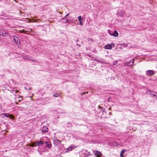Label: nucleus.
Listing matches in <instances>:
<instances>
[{
  "instance_id": "9b49d317",
  "label": "nucleus",
  "mask_w": 157,
  "mask_h": 157,
  "mask_svg": "<svg viewBox=\"0 0 157 157\" xmlns=\"http://www.w3.org/2000/svg\"><path fill=\"white\" fill-rule=\"evenodd\" d=\"M95 154L97 156H100L102 155V154L101 152L98 151H97L95 152Z\"/></svg>"
},
{
  "instance_id": "9d476101",
  "label": "nucleus",
  "mask_w": 157,
  "mask_h": 157,
  "mask_svg": "<svg viewBox=\"0 0 157 157\" xmlns=\"http://www.w3.org/2000/svg\"><path fill=\"white\" fill-rule=\"evenodd\" d=\"M147 75H152L154 74V71L153 70H147Z\"/></svg>"
},
{
  "instance_id": "c85d7f7f",
  "label": "nucleus",
  "mask_w": 157,
  "mask_h": 157,
  "mask_svg": "<svg viewBox=\"0 0 157 157\" xmlns=\"http://www.w3.org/2000/svg\"><path fill=\"white\" fill-rule=\"evenodd\" d=\"M156 94H157V93H156ZM156 98L157 99V96H156Z\"/></svg>"
},
{
  "instance_id": "aec40b11",
  "label": "nucleus",
  "mask_w": 157,
  "mask_h": 157,
  "mask_svg": "<svg viewBox=\"0 0 157 157\" xmlns=\"http://www.w3.org/2000/svg\"><path fill=\"white\" fill-rule=\"evenodd\" d=\"M117 63V60L113 62V65H115Z\"/></svg>"
},
{
  "instance_id": "6e6552de",
  "label": "nucleus",
  "mask_w": 157,
  "mask_h": 157,
  "mask_svg": "<svg viewBox=\"0 0 157 157\" xmlns=\"http://www.w3.org/2000/svg\"><path fill=\"white\" fill-rule=\"evenodd\" d=\"M48 128L46 126H44L42 128V132L45 133L48 132Z\"/></svg>"
},
{
  "instance_id": "39448f33",
  "label": "nucleus",
  "mask_w": 157,
  "mask_h": 157,
  "mask_svg": "<svg viewBox=\"0 0 157 157\" xmlns=\"http://www.w3.org/2000/svg\"><path fill=\"white\" fill-rule=\"evenodd\" d=\"M13 40L14 42L16 44H18L20 43V40L19 38L16 36L13 37Z\"/></svg>"
},
{
  "instance_id": "20e7f679",
  "label": "nucleus",
  "mask_w": 157,
  "mask_h": 157,
  "mask_svg": "<svg viewBox=\"0 0 157 157\" xmlns=\"http://www.w3.org/2000/svg\"><path fill=\"white\" fill-rule=\"evenodd\" d=\"M125 11L123 10H121L118 12L117 15L121 17H123L124 16L125 13Z\"/></svg>"
},
{
  "instance_id": "4be33fe9",
  "label": "nucleus",
  "mask_w": 157,
  "mask_h": 157,
  "mask_svg": "<svg viewBox=\"0 0 157 157\" xmlns=\"http://www.w3.org/2000/svg\"><path fill=\"white\" fill-rule=\"evenodd\" d=\"M88 41H91V42H92V39L90 38H88Z\"/></svg>"
},
{
  "instance_id": "f03ea898",
  "label": "nucleus",
  "mask_w": 157,
  "mask_h": 157,
  "mask_svg": "<svg viewBox=\"0 0 157 157\" xmlns=\"http://www.w3.org/2000/svg\"><path fill=\"white\" fill-rule=\"evenodd\" d=\"M127 45L125 43L120 44L117 45V48H125L127 46Z\"/></svg>"
},
{
  "instance_id": "a878e982",
  "label": "nucleus",
  "mask_w": 157,
  "mask_h": 157,
  "mask_svg": "<svg viewBox=\"0 0 157 157\" xmlns=\"http://www.w3.org/2000/svg\"><path fill=\"white\" fill-rule=\"evenodd\" d=\"M109 34L110 35H112V34H111V33H110V32H109Z\"/></svg>"
},
{
  "instance_id": "7ed1b4c3",
  "label": "nucleus",
  "mask_w": 157,
  "mask_h": 157,
  "mask_svg": "<svg viewBox=\"0 0 157 157\" xmlns=\"http://www.w3.org/2000/svg\"><path fill=\"white\" fill-rule=\"evenodd\" d=\"M115 45L113 43L108 44L105 46V49H111L114 47Z\"/></svg>"
},
{
  "instance_id": "a211bd4d",
  "label": "nucleus",
  "mask_w": 157,
  "mask_h": 157,
  "mask_svg": "<svg viewBox=\"0 0 157 157\" xmlns=\"http://www.w3.org/2000/svg\"><path fill=\"white\" fill-rule=\"evenodd\" d=\"M35 142H34V143H32V144L30 145V146L32 147H36V146H35Z\"/></svg>"
},
{
  "instance_id": "1a4fd4ad",
  "label": "nucleus",
  "mask_w": 157,
  "mask_h": 157,
  "mask_svg": "<svg viewBox=\"0 0 157 157\" xmlns=\"http://www.w3.org/2000/svg\"><path fill=\"white\" fill-rule=\"evenodd\" d=\"M23 58L24 59L29 60L31 61H34V60L32 59V58L31 57H30L28 56H23Z\"/></svg>"
},
{
  "instance_id": "4468645a",
  "label": "nucleus",
  "mask_w": 157,
  "mask_h": 157,
  "mask_svg": "<svg viewBox=\"0 0 157 157\" xmlns=\"http://www.w3.org/2000/svg\"><path fill=\"white\" fill-rule=\"evenodd\" d=\"M52 147V144L50 142H48V144H46V147L50 148Z\"/></svg>"
},
{
  "instance_id": "412c9836",
  "label": "nucleus",
  "mask_w": 157,
  "mask_h": 157,
  "mask_svg": "<svg viewBox=\"0 0 157 157\" xmlns=\"http://www.w3.org/2000/svg\"><path fill=\"white\" fill-rule=\"evenodd\" d=\"M71 148L70 147H68L66 149V150H67V151H71Z\"/></svg>"
},
{
  "instance_id": "0eeeda50",
  "label": "nucleus",
  "mask_w": 157,
  "mask_h": 157,
  "mask_svg": "<svg viewBox=\"0 0 157 157\" xmlns=\"http://www.w3.org/2000/svg\"><path fill=\"white\" fill-rule=\"evenodd\" d=\"M134 59H132L130 60L129 62L126 63L127 65L128 66H131L134 64Z\"/></svg>"
},
{
  "instance_id": "b1692460",
  "label": "nucleus",
  "mask_w": 157,
  "mask_h": 157,
  "mask_svg": "<svg viewBox=\"0 0 157 157\" xmlns=\"http://www.w3.org/2000/svg\"><path fill=\"white\" fill-rule=\"evenodd\" d=\"M48 141H46L45 142V144H47L48 143Z\"/></svg>"
},
{
  "instance_id": "393cba45",
  "label": "nucleus",
  "mask_w": 157,
  "mask_h": 157,
  "mask_svg": "<svg viewBox=\"0 0 157 157\" xmlns=\"http://www.w3.org/2000/svg\"><path fill=\"white\" fill-rule=\"evenodd\" d=\"M15 91L16 93H17L18 92V90H16Z\"/></svg>"
},
{
  "instance_id": "dca6fc26",
  "label": "nucleus",
  "mask_w": 157,
  "mask_h": 157,
  "mask_svg": "<svg viewBox=\"0 0 157 157\" xmlns=\"http://www.w3.org/2000/svg\"><path fill=\"white\" fill-rule=\"evenodd\" d=\"M2 115H3L5 117H9L10 116L9 114L8 113H4L3 114H2Z\"/></svg>"
},
{
  "instance_id": "cd10ccee",
  "label": "nucleus",
  "mask_w": 157,
  "mask_h": 157,
  "mask_svg": "<svg viewBox=\"0 0 157 157\" xmlns=\"http://www.w3.org/2000/svg\"><path fill=\"white\" fill-rule=\"evenodd\" d=\"M57 140V141H59V142H60V141H59V140Z\"/></svg>"
},
{
  "instance_id": "c756f323",
  "label": "nucleus",
  "mask_w": 157,
  "mask_h": 157,
  "mask_svg": "<svg viewBox=\"0 0 157 157\" xmlns=\"http://www.w3.org/2000/svg\"><path fill=\"white\" fill-rule=\"evenodd\" d=\"M111 109V107H110V108H109V109H110V110Z\"/></svg>"
},
{
  "instance_id": "f3484780",
  "label": "nucleus",
  "mask_w": 157,
  "mask_h": 157,
  "mask_svg": "<svg viewBox=\"0 0 157 157\" xmlns=\"http://www.w3.org/2000/svg\"><path fill=\"white\" fill-rule=\"evenodd\" d=\"M53 97H57L59 96V94L58 93H56L53 94Z\"/></svg>"
},
{
  "instance_id": "423d86ee",
  "label": "nucleus",
  "mask_w": 157,
  "mask_h": 157,
  "mask_svg": "<svg viewBox=\"0 0 157 157\" xmlns=\"http://www.w3.org/2000/svg\"><path fill=\"white\" fill-rule=\"evenodd\" d=\"M35 146H40L42 145H43L44 144V142L41 140L39 141H35Z\"/></svg>"
},
{
  "instance_id": "ddd939ff",
  "label": "nucleus",
  "mask_w": 157,
  "mask_h": 157,
  "mask_svg": "<svg viewBox=\"0 0 157 157\" xmlns=\"http://www.w3.org/2000/svg\"><path fill=\"white\" fill-rule=\"evenodd\" d=\"M126 151V150H122L121 151V152L120 156L122 157H124L123 154H124V153Z\"/></svg>"
},
{
  "instance_id": "6ab92c4d",
  "label": "nucleus",
  "mask_w": 157,
  "mask_h": 157,
  "mask_svg": "<svg viewBox=\"0 0 157 157\" xmlns=\"http://www.w3.org/2000/svg\"><path fill=\"white\" fill-rule=\"evenodd\" d=\"M78 20L80 21H82L83 20L82 19V17L81 16H80L78 17Z\"/></svg>"
},
{
  "instance_id": "5701e85b",
  "label": "nucleus",
  "mask_w": 157,
  "mask_h": 157,
  "mask_svg": "<svg viewBox=\"0 0 157 157\" xmlns=\"http://www.w3.org/2000/svg\"><path fill=\"white\" fill-rule=\"evenodd\" d=\"M83 24V22L82 21H81L79 22V25H82Z\"/></svg>"
},
{
  "instance_id": "f8f14e48",
  "label": "nucleus",
  "mask_w": 157,
  "mask_h": 157,
  "mask_svg": "<svg viewBox=\"0 0 157 157\" xmlns=\"http://www.w3.org/2000/svg\"><path fill=\"white\" fill-rule=\"evenodd\" d=\"M112 35L115 37H117L118 36V33L117 31L115 30Z\"/></svg>"
},
{
  "instance_id": "bb28decb",
  "label": "nucleus",
  "mask_w": 157,
  "mask_h": 157,
  "mask_svg": "<svg viewBox=\"0 0 157 157\" xmlns=\"http://www.w3.org/2000/svg\"><path fill=\"white\" fill-rule=\"evenodd\" d=\"M68 15H69V13H68V14H67L66 15V16H68Z\"/></svg>"
},
{
  "instance_id": "2eb2a0df",
  "label": "nucleus",
  "mask_w": 157,
  "mask_h": 157,
  "mask_svg": "<svg viewBox=\"0 0 157 157\" xmlns=\"http://www.w3.org/2000/svg\"><path fill=\"white\" fill-rule=\"evenodd\" d=\"M156 92L151 91L150 92V95L153 96L154 97H156V95L155 94H156Z\"/></svg>"
},
{
  "instance_id": "f257e3e1",
  "label": "nucleus",
  "mask_w": 157,
  "mask_h": 157,
  "mask_svg": "<svg viewBox=\"0 0 157 157\" xmlns=\"http://www.w3.org/2000/svg\"><path fill=\"white\" fill-rule=\"evenodd\" d=\"M0 35L3 36H6L8 35V34L6 30L2 29L0 30Z\"/></svg>"
}]
</instances>
